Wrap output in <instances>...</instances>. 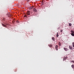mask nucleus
Returning <instances> with one entry per match:
<instances>
[{"instance_id": "f257e3e1", "label": "nucleus", "mask_w": 74, "mask_h": 74, "mask_svg": "<svg viewBox=\"0 0 74 74\" xmlns=\"http://www.w3.org/2000/svg\"><path fill=\"white\" fill-rule=\"evenodd\" d=\"M27 14L28 15H30V12L29 11H27Z\"/></svg>"}, {"instance_id": "f03ea898", "label": "nucleus", "mask_w": 74, "mask_h": 74, "mask_svg": "<svg viewBox=\"0 0 74 74\" xmlns=\"http://www.w3.org/2000/svg\"><path fill=\"white\" fill-rule=\"evenodd\" d=\"M64 49L65 51H69V49H67L66 48L64 47Z\"/></svg>"}, {"instance_id": "7ed1b4c3", "label": "nucleus", "mask_w": 74, "mask_h": 74, "mask_svg": "<svg viewBox=\"0 0 74 74\" xmlns=\"http://www.w3.org/2000/svg\"><path fill=\"white\" fill-rule=\"evenodd\" d=\"M56 51H58V46L57 45L56 46Z\"/></svg>"}, {"instance_id": "20e7f679", "label": "nucleus", "mask_w": 74, "mask_h": 74, "mask_svg": "<svg viewBox=\"0 0 74 74\" xmlns=\"http://www.w3.org/2000/svg\"><path fill=\"white\" fill-rule=\"evenodd\" d=\"M69 48L70 49H73V46H69Z\"/></svg>"}, {"instance_id": "39448f33", "label": "nucleus", "mask_w": 74, "mask_h": 74, "mask_svg": "<svg viewBox=\"0 0 74 74\" xmlns=\"http://www.w3.org/2000/svg\"><path fill=\"white\" fill-rule=\"evenodd\" d=\"M33 10H34V12H37V10H36V9L35 8H34L33 9Z\"/></svg>"}, {"instance_id": "423d86ee", "label": "nucleus", "mask_w": 74, "mask_h": 74, "mask_svg": "<svg viewBox=\"0 0 74 74\" xmlns=\"http://www.w3.org/2000/svg\"><path fill=\"white\" fill-rule=\"evenodd\" d=\"M2 26H3V27H6L7 26H6V25H4L3 23L2 24Z\"/></svg>"}, {"instance_id": "0eeeda50", "label": "nucleus", "mask_w": 74, "mask_h": 74, "mask_svg": "<svg viewBox=\"0 0 74 74\" xmlns=\"http://www.w3.org/2000/svg\"><path fill=\"white\" fill-rule=\"evenodd\" d=\"M48 45L49 47H53V46H52V45Z\"/></svg>"}, {"instance_id": "6e6552de", "label": "nucleus", "mask_w": 74, "mask_h": 74, "mask_svg": "<svg viewBox=\"0 0 74 74\" xmlns=\"http://www.w3.org/2000/svg\"><path fill=\"white\" fill-rule=\"evenodd\" d=\"M56 37H59V34H58V32L57 33Z\"/></svg>"}, {"instance_id": "1a4fd4ad", "label": "nucleus", "mask_w": 74, "mask_h": 74, "mask_svg": "<svg viewBox=\"0 0 74 74\" xmlns=\"http://www.w3.org/2000/svg\"><path fill=\"white\" fill-rule=\"evenodd\" d=\"M52 40H53V41H55V38L53 37L52 38Z\"/></svg>"}, {"instance_id": "9d476101", "label": "nucleus", "mask_w": 74, "mask_h": 74, "mask_svg": "<svg viewBox=\"0 0 74 74\" xmlns=\"http://www.w3.org/2000/svg\"><path fill=\"white\" fill-rule=\"evenodd\" d=\"M59 45L60 46L61 45V43L60 42H59Z\"/></svg>"}, {"instance_id": "9b49d317", "label": "nucleus", "mask_w": 74, "mask_h": 74, "mask_svg": "<svg viewBox=\"0 0 74 74\" xmlns=\"http://www.w3.org/2000/svg\"><path fill=\"white\" fill-rule=\"evenodd\" d=\"M71 34L72 36H74V34L73 33H71Z\"/></svg>"}, {"instance_id": "f8f14e48", "label": "nucleus", "mask_w": 74, "mask_h": 74, "mask_svg": "<svg viewBox=\"0 0 74 74\" xmlns=\"http://www.w3.org/2000/svg\"><path fill=\"white\" fill-rule=\"evenodd\" d=\"M69 26L71 27V24L70 23H69Z\"/></svg>"}, {"instance_id": "ddd939ff", "label": "nucleus", "mask_w": 74, "mask_h": 74, "mask_svg": "<svg viewBox=\"0 0 74 74\" xmlns=\"http://www.w3.org/2000/svg\"><path fill=\"white\" fill-rule=\"evenodd\" d=\"M71 67H72V68H73H73H74V65H72Z\"/></svg>"}, {"instance_id": "4468645a", "label": "nucleus", "mask_w": 74, "mask_h": 74, "mask_svg": "<svg viewBox=\"0 0 74 74\" xmlns=\"http://www.w3.org/2000/svg\"><path fill=\"white\" fill-rule=\"evenodd\" d=\"M63 60H66V58H64L63 59Z\"/></svg>"}, {"instance_id": "2eb2a0df", "label": "nucleus", "mask_w": 74, "mask_h": 74, "mask_svg": "<svg viewBox=\"0 0 74 74\" xmlns=\"http://www.w3.org/2000/svg\"><path fill=\"white\" fill-rule=\"evenodd\" d=\"M33 7H31L30 8V9H33Z\"/></svg>"}, {"instance_id": "dca6fc26", "label": "nucleus", "mask_w": 74, "mask_h": 74, "mask_svg": "<svg viewBox=\"0 0 74 74\" xmlns=\"http://www.w3.org/2000/svg\"><path fill=\"white\" fill-rule=\"evenodd\" d=\"M16 22H17V23H19V22L18 21H16Z\"/></svg>"}, {"instance_id": "f3484780", "label": "nucleus", "mask_w": 74, "mask_h": 74, "mask_svg": "<svg viewBox=\"0 0 74 74\" xmlns=\"http://www.w3.org/2000/svg\"><path fill=\"white\" fill-rule=\"evenodd\" d=\"M62 32H63V30H60V32L61 33H62Z\"/></svg>"}, {"instance_id": "a211bd4d", "label": "nucleus", "mask_w": 74, "mask_h": 74, "mask_svg": "<svg viewBox=\"0 0 74 74\" xmlns=\"http://www.w3.org/2000/svg\"><path fill=\"white\" fill-rule=\"evenodd\" d=\"M73 30H71V33H73Z\"/></svg>"}, {"instance_id": "6ab92c4d", "label": "nucleus", "mask_w": 74, "mask_h": 74, "mask_svg": "<svg viewBox=\"0 0 74 74\" xmlns=\"http://www.w3.org/2000/svg\"><path fill=\"white\" fill-rule=\"evenodd\" d=\"M24 17H27V16H26V15H25L24 16Z\"/></svg>"}, {"instance_id": "aec40b11", "label": "nucleus", "mask_w": 74, "mask_h": 74, "mask_svg": "<svg viewBox=\"0 0 74 74\" xmlns=\"http://www.w3.org/2000/svg\"><path fill=\"white\" fill-rule=\"evenodd\" d=\"M72 62H73V63H74V60H73V61H72Z\"/></svg>"}, {"instance_id": "412c9836", "label": "nucleus", "mask_w": 74, "mask_h": 74, "mask_svg": "<svg viewBox=\"0 0 74 74\" xmlns=\"http://www.w3.org/2000/svg\"><path fill=\"white\" fill-rule=\"evenodd\" d=\"M72 33H74V31Z\"/></svg>"}, {"instance_id": "4be33fe9", "label": "nucleus", "mask_w": 74, "mask_h": 74, "mask_svg": "<svg viewBox=\"0 0 74 74\" xmlns=\"http://www.w3.org/2000/svg\"><path fill=\"white\" fill-rule=\"evenodd\" d=\"M73 45H74V42H73Z\"/></svg>"}, {"instance_id": "5701e85b", "label": "nucleus", "mask_w": 74, "mask_h": 74, "mask_svg": "<svg viewBox=\"0 0 74 74\" xmlns=\"http://www.w3.org/2000/svg\"><path fill=\"white\" fill-rule=\"evenodd\" d=\"M15 72H16V71H14Z\"/></svg>"}, {"instance_id": "b1692460", "label": "nucleus", "mask_w": 74, "mask_h": 74, "mask_svg": "<svg viewBox=\"0 0 74 74\" xmlns=\"http://www.w3.org/2000/svg\"><path fill=\"white\" fill-rule=\"evenodd\" d=\"M66 58L67 59V57H66Z\"/></svg>"}]
</instances>
